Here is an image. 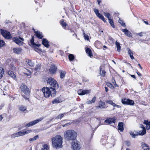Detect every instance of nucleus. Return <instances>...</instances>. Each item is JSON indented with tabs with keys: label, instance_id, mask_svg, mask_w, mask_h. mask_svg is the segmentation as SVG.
<instances>
[{
	"label": "nucleus",
	"instance_id": "1a4fd4ad",
	"mask_svg": "<svg viewBox=\"0 0 150 150\" xmlns=\"http://www.w3.org/2000/svg\"><path fill=\"white\" fill-rule=\"evenodd\" d=\"M9 113H3L0 115V121H1L2 119L4 120H7L10 118L9 117Z\"/></svg>",
	"mask_w": 150,
	"mask_h": 150
},
{
	"label": "nucleus",
	"instance_id": "7ed1b4c3",
	"mask_svg": "<svg viewBox=\"0 0 150 150\" xmlns=\"http://www.w3.org/2000/svg\"><path fill=\"white\" fill-rule=\"evenodd\" d=\"M64 137L67 141L74 140L77 136V133L74 130H68L64 134Z\"/></svg>",
	"mask_w": 150,
	"mask_h": 150
},
{
	"label": "nucleus",
	"instance_id": "680f3d73",
	"mask_svg": "<svg viewBox=\"0 0 150 150\" xmlns=\"http://www.w3.org/2000/svg\"><path fill=\"white\" fill-rule=\"evenodd\" d=\"M100 142L102 143V144L103 145L105 143V140H102Z\"/></svg>",
	"mask_w": 150,
	"mask_h": 150
},
{
	"label": "nucleus",
	"instance_id": "7c9ffc66",
	"mask_svg": "<svg viewBox=\"0 0 150 150\" xmlns=\"http://www.w3.org/2000/svg\"><path fill=\"white\" fill-rule=\"evenodd\" d=\"M130 135L133 137L135 138L136 136L139 135L138 132H136L135 133L134 132L132 131H130L129 132Z\"/></svg>",
	"mask_w": 150,
	"mask_h": 150
},
{
	"label": "nucleus",
	"instance_id": "6e6552de",
	"mask_svg": "<svg viewBox=\"0 0 150 150\" xmlns=\"http://www.w3.org/2000/svg\"><path fill=\"white\" fill-rule=\"evenodd\" d=\"M122 103L125 105H133L134 104V101L132 100L124 98L122 100Z\"/></svg>",
	"mask_w": 150,
	"mask_h": 150
},
{
	"label": "nucleus",
	"instance_id": "5fc2aeb1",
	"mask_svg": "<svg viewBox=\"0 0 150 150\" xmlns=\"http://www.w3.org/2000/svg\"><path fill=\"white\" fill-rule=\"evenodd\" d=\"M84 36L85 37V38L86 40H88L89 39V37L87 35H86L85 33L84 34Z\"/></svg>",
	"mask_w": 150,
	"mask_h": 150
},
{
	"label": "nucleus",
	"instance_id": "f03ea898",
	"mask_svg": "<svg viewBox=\"0 0 150 150\" xmlns=\"http://www.w3.org/2000/svg\"><path fill=\"white\" fill-rule=\"evenodd\" d=\"M42 91L46 98H49L50 96L51 97H54L56 93L55 89L52 87H44L42 89Z\"/></svg>",
	"mask_w": 150,
	"mask_h": 150
},
{
	"label": "nucleus",
	"instance_id": "13d9d810",
	"mask_svg": "<svg viewBox=\"0 0 150 150\" xmlns=\"http://www.w3.org/2000/svg\"><path fill=\"white\" fill-rule=\"evenodd\" d=\"M125 142H126V144L127 146H129L130 145V143L129 142H128V141H126Z\"/></svg>",
	"mask_w": 150,
	"mask_h": 150
},
{
	"label": "nucleus",
	"instance_id": "bb28decb",
	"mask_svg": "<svg viewBox=\"0 0 150 150\" xmlns=\"http://www.w3.org/2000/svg\"><path fill=\"white\" fill-rule=\"evenodd\" d=\"M86 53L90 57L93 56L92 54L91 53V49L88 47L86 48Z\"/></svg>",
	"mask_w": 150,
	"mask_h": 150
},
{
	"label": "nucleus",
	"instance_id": "e433bc0d",
	"mask_svg": "<svg viewBox=\"0 0 150 150\" xmlns=\"http://www.w3.org/2000/svg\"><path fill=\"white\" fill-rule=\"evenodd\" d=\"M8 74L12 78H14L15 77V75L12 71H9L8 72Z\"/></svg>",
	"mask_w": 150,
	"mask_h": 150
},
{
	"label": "nucleus",
	"instance_id": "2f4dec72",
	"mask_svg": "<svg viewBox=\"0 0 150 150\" xmlns=\"http://www.w3.org/2000/svg\"><path fill=\"white\" fill-rule=\"evenodd\" d=\"M28 64L31 67H33L34 65V63L30 60H28L26 61Z\"/></svg>",
	"mask_w": 150,
	"mask_h": 150
},
{
	"label": "nucleus",
	"instance_id": "6ab92c4d",
	"mask_svg": "<svg viewBox=\"0 0 150 150\" xmlns=\"http://www.w3.org/2000/svg\"><path fill=\"white\" fill-rule=\"evenodd\" d=\"M118 127L119 130L121 132H123L124 128L123 123L122 122H119L118 124Z\"/></svg>",
	"mask_w": 150,
	"mask_h": 150
},
{
	"label": "nucleus",
	"instance_id": "6e6d98bb",
	"mask_svg": "<svg viewBox=\"0 0 150 150\" xmlns=\"http://www.w3.org/2000/svg\"><path fill=\"white\" fill-rule=\"evenodd\" d=\"M22 96H23V97L25 99V100H29V98L25 96V95H22Z\"/></svg>",
	"mask_w": 150,
	"mask_h": 150
},
{
	"label": "nucleus",
	"instance_id": "4c0bfd02",
	"mask_svg": "<svg viewBox=\"0 0 150 150\" xmlns=\"http://www.w3.org/2000/svg\"><path fill=\"white\" fill-rule=\"evenodd\" d=\"M30 42L31 44V45L32 47H36L37 46L36 44L34 42V39L33 38V37L32 39L30 40Z\"/></svg>",
	"mask_w": 150,
	"mask_h": 150
},
{
	"label": "nucleus",
	"instance_id": "69168bd1",
	"mask_svg": "<svg viewBox=\"0 0 150 150\" xmlns=\"http://www.w3.org/2000/svg\"><path fill=\"white\" fill-rule=\"evenodd\" d=\"M137 75L139 76H142V75L138 71L137 72Z\"/></svg>",
	"mask_w": 150,
	"mask_h": 150
},
{
	"label": "nucleus",
	"instance_id": "ea45409f",
	"mask_svg": "<svg viewBox=\"0 0 150 150\" xmlns=\"http://www.w3.org/2000/svg\"><path fill=\"white\" fill-rule=\"evenodd\" d=\"M32 132V130H28L26 131H25V130H24L23 131V135L30 133Z\"/></svg>",
	"mask_w": 150,
	"mask_h": 150
},
{
	"label": "nucleus",
	"instance_id": "e2e57ef3",
	"mask_svg": "<svg viewBox=\"0 0 150 150\" xmlns=\"http://www.w3.org/2000/svg\"><path fill=\"white\" fill-rule=\"evenodd\" d=\"M145 23L146 25H149V23L147 21H143Z\"/></svg>",
	"mask_w": 150,
	"mask_h": 150
},
{
	"label": "nucleus",
	"instance_id": "b1692460",
	"mask_svg": "<svg viewBox=\"0 0 150 150\" xmlns=\"http://www.w3.org/2000/svg\"><path fill=\"white\" fill-rule=\"evenodd\" d=\"M42 148L40 150H50L49 145L47 144H45L42 145Z\"/></svg>",
	"mask_w": 150,
	"mask_h": 150
},
{
	"label": "nucleus",
	"instance_id": "f3484780",
	"mask_svg": "<svg viewBox=\"0 0 150 150\" xmlns=\"http://www.w3.org/2000/svg\"><path fill=\"white\" fill-rule=\"evenodd\" d=\"M140 127L143 129L142 131H140L138 132L139 135H143L146 133V130L144 127L142 125H140Z\"/></svg>",
	"mask_w": 150,
	"mask_h": 150
},
{
	"label": "nucleus",
	"instance_id": "de8ad7c7",
	"mask_svg": "<svg viewBox=\"0 0 150 150\" xmlns=\"http://www.w3.org/2000/svg\"><path fill=\"white\" fill-rule=\"evenodd\" d=\"M109 21V23L111 25V26L113 28H115V26L114 25V23L112 20L110 19V20H108Z\"/></svg>",
	"mask_w": 150,
	"mask_h": 150
},
{
	"label": "nucleus",
	"instance_id": "0e129e2a",
	"mask_svg": "<svg viewBox=\"0 0 150 150\" xmlns=\"http://www.w3.org/2000/svg\"><path fill=\"white\" fill-rule=\"evenodd\" d=\"M25 74H26L27 75V76H30V74H31V72H30V73H28V74H27V73H25Z\"/></svg>",
	"mask_w": 150,
	"mask_h": 150
},
{
	"label": "nucleus",
	"instance_id": "423d86ee",
	"mask_svg": "<svg viewBox=\"0 0 150 150\" xmlns=\"http://www.w3.org/2000/svg\"><path fill=\"white\" fill-rule=\"evenodd\" d=\"M44 117H42L38 119L33 121L26 124L25 126V127H28L32 126L38 123L39 122L41 121L44 119Z\"/></svg>",
	"mask_w": 150,
	"mask_h": 150
},
{
	"label": "nucleus",
	"instance_id": "5701e85b",
	"mask_svg": "<svg viewBox=\"0 0 150 150\" xmlns=\"http://www.w3.org/2000/svg\"><path fill=\"white\" fill-rule=\"evenodd\" d=\"M107 106H106L104 102H103L102 101H100L99 102V105L98 107L102 109L105 108H107Z\"/></svg>",
	"mask_w": 150,
	"mask_h": 150
},
{
	"label": "nucleus",
	"instance_id": "4d7b16f0",
	"mask_svg": "<svg viewBox=\"0 0 150 150\" xmlns=\"http://www.w3.org/2000/svg\"><path fill=\"white\" fill-rule=\"evenodd\" d=\"M142 33H143L142 32H141V33H136V34L137 35H138L140 37H142V36H143V35H142Z\"/></svg>",
	"mask_w": 150,
	"mask_h": 150
},
{
	"label": "nucleus",
	"instance_id": "f704fd0d",
	"mask_svg": "<svg viewBox=\"0 0 150 150\" xmlns=\"http://www.w3.org/2000/svg\"><path fill=\"white\" fill-rule=\"evenodd\" d=\"M4 70L3 68L0 67V79H1L3 77L4 74Z\"/></svg>",
	"mask_w": 150,
	"mask_h": 150
},
{
	"label": "nucleus",
	"instance_id": "49530a36",
	"mask_svg": "<svg viewBox=\"0 0 150 150\" xmlns=\"http://www.w3.org/2000/svg\"><path fill=\"white\" fill-rule=\"evenodd\" d=\"M118 22H119V23L120 24H121V25L122 26H123V27H126V25H125V23H123V21L122 20H121L120 19H119L118 21Z\"/></svg>",
	"mask_w": 150,
	"mask_h": 150
},
{
	"label": "nucleus",
	"instance_id": "a19ab883",
	"mask_svg": "<svg viewBox=\"0 0 150 150\" xmlns=\"http://www.w3.org/2000/svg\"><path fill=\"white\" fill-rule=\"evenodd\" d=\"M19 110L21 111L24 112L26 110V108L23 106H21L19 107Z\"/></svg>",
	"mask_w": 150,
	"mask_h": 150
},
{
	"label": "nucleus",
	"instance_id": "ddd939ff",
	"mask_svg": "<svg viewBox=\"0 0 150 150\" xmlns=\"http://www.w3.org/2000/svg\"><path fill=\"white\" fill-rule=\"evenodd\" d=\"M90 92L89 90H82L81 89H80L77 91V93L79 95H83L85 94L89 93Z\"/></svg>",
	"mask_w": 150,
	"mask_h": 150
},
{
	"label": "nucleus",
	"instance_id": "f257e3e1",
	"mask_svg": "<svg viewBox=\"0 0 150 150\" xmlns=\"http://www.w3.org/2000/svg\"><path fill=\"white\" fill-rule=\"evenodd\" d=\"M63 138L60 135H57L51 138L52 145L54 147L56 148H62Z\"/></svg>",
	"mask_w": 150,
	"mask_h": 150
},
{
	"label": "nucleus",
	"instance_id": "603ef678",
	"mask_svg": "<svg viewBox=\"0 0 150 150\" xmlns=\"http://www.w3.org/2000/svg\"><path fill=\"white\" fill-rule=\"evenodd\" d=\"M17 133L18 137L23 136V131H19Z\"/></svg>",
	"mask_w": 150,
	"mask_h": 150
},
{
	"label": "nucleus",
	"instance_id": "3c124183",
	"mask_svg": "<svg viewBox=\"0 0 150 150\" xmlns=\"http://www.w3.org/2000/svg\"><path fill=\"white\" fill-rule=\"evenodd\" d=\"M4 42L2 40H0V47L3 46L4 45Z\"/></svg>",
	"mask_w": 150,
	"mask_h": 150
},
{
	"label": "nucleus",
	"instance_id": "a878e982",
	"mask_svg": "<svg viewBox=\"0 0 150 150\" xmlns=\"http://www.w3.org/2000/svg\"><path fill=\"white\" fill-rule=\"evenodd\" d=\"M127 50L128 51V54L129 55L131 59H134V58L133 56V53L132 52V51L129 48H128Z\"/></svg>",
	"mask_w": 150,
	"mask_h": 150
},
{
	"label": "nucleus",
	"instance_id": "f8f14e48",
	"mask_svg": "<svg viewBox=\"0 0 150 150\" xmlns=\"http://www.w3.org/2000/svg\"><path fill=\"white\" fill-rule=\"evenodd\" d=\"M116 117H114L112 118H110L106 119L105 121V122L106 123L110 124L113 123H115L116 122Z\"/></svg>",
	"mask_w": 150,
	"mask_h": 150
},
{
	"label": "nucleus",
	"instance_id": "dca6fc26",
	"mask_svg": "<svg viewBox=\"0 0 150 150\" xmlns=\"http://www.w3.org/2000/svg\"><path fill=\"white\" fill-rule=\"evenodd\" d=\"M122 31L125 34L129 37H131L132 35L131 33L127 29H122Z\"/></svg>",
	"mask_w": 150,
	"mask_h": 150
},
{
	"label": "nucleus",
	"instance_id": "09e8293b",
	"mask_svg": "<svg viewBox=\"0 0 150 150\" xmlns=\"http://www.w3.org/2000/svg\"><path fill=\"white\" fill-rule=\"evenodd\" d=\"M41 68V65L40 64H38L37 65L36 67L35 68V70L36 71H38Z\"/></svg>",
	"mask_w": 150,
	"mask_h": 150
},
{
	"label": "nucleus",
	"instance_id": "393cba45",
	"mask_svg": "<svg viewBox=\"0 0 150 150\" xmlns=\"http://www.w3.org/2000/svg\"><path fill=\"white\" fill-rule=\"evenodd\" d=\"M144 123L145 124L146 126V129L147 130H149L150 129V122L148 120H144Z\"/></svg>",
	"mask_w": 150,
	"mask_h": 150
},
{
	"label": "nucleus",
	"instance_id": "20e7f679",
	"mask_svg": "<svg viewBox=\"0 0 150 150\" xmlns=\"http://www.w3.org/2000/svg\"><path fill=\"white\" fill-rule=\"evenodd\" d=\"M47 83L51 86L54 88L55 90L58 87V84L57 81L52 78L48 79L47 80Z\"/></svg>",
	"mask_w": 150,
	"mask_h": 150
},
{
	"label": "nucleus",
	"instance_id": "052dcab7",
	"mask_svg": "<svg viewBox=\"0 0 150 150\" xmlns=\"http://www.w3.org/2000/svg\"><path fill=\"white\" fill-rule=\"evenodd\" d=\"M38 135H37L35 136L33 138H34V139L35 140L38 138Z\"/></svg>",
	"mask_w": 150,
	"mask_h": 150
},
{
	"label": "nucleus",
	"instance_id": "0eeeda50",
	"mask_svg": "<svg viewBox=\"0 0 150 150\" xmlns=\"http://www.w3.org/2000/svg\"><path fill=\"white\" fill-rule=\"evenodd\" d=\"M21 91L26 95H29L30 91L29 88L24 84L22 83L20 87Z\"/></svg>",
	"mask_w": 150,
	"mask_h": 150
},
{
	"label": "nucleus",
	"instance_id": "c03bdc74",
	"mask_svg": "<svg viewBox=\"0 0 150 150\" xmlns=\"http://www.w3.org/2000/svg\"><path fill=\"white\" fill-rule=\"evenodd\" d=\"M65 73L64 71H61L60 72V77L61 79L63 78L65 76Z\"/></svg>",
	"mask_w": 150,
	"mask_h": 150
},
{
	"label": "nucleus",
	"instance_id": "473e14b6",
	"mask_svg": "<svg viewBox=\"0 0 150 150\" xmlns=\"http://www.w3.org/2000/svg\"><path fill=\"white\" fill-rule=\"evenodd\" d=\"M100 75L103 76H104L105 75V72L103 69L102 67H100Z\"/></svg>",
	"mask_w": 150,
	"mask_h": 150
},
{
	"label": "nucleus",
	"instance_id": "412c9836",
	"mask_svg": "<svg viewBox=\"0 0 150 150\" xmlns=\"http://www.w3.org/2000/svg\"><path fill=\"white\" fill-rule=\"evenodd\" d=\"M48 41L46 39H42V43L46 47L48 48L49 46V45L48 44Z\"/></svg>",
	"mask_w": 150,
	"mask_h": 150
},
{
	"label": "nucleus",
	"instance_id": "8fccbe9b",
	"mask_svg": "<svg viewBox=\"0 0 150 150\" xmlns=\"http://www.w3.org/2000/svg\"><path fill=\"white\" fill-rule=\"evenodd\" d=\"M64 115L63 114H60L57 116L56 118L57 119H61L64 116Z\"/></svg>",
	"mask_w": 150,
	"mask_h": 150
},
{
	"label": "nucleus",
	"instance_id": "9b49d317",
	"mask_svg": "<svg viewBox=\"0 0 150 150\" xmlns=\"http://www.w3.org/2000/svg\"><path fill=\"white\" fill-rule=\"evenodd\" d=\"M72 148L74 150H79L80 148V146L76 141L72 143Z\"/></svg>",
	"mask_w": 150,
	"mask_h": 150
},
{
	"label": "nucleus",
	"instance_id": "72a5a7b5",
	"mask_svg": "<svg viewBox=\"0 0 150 150\" xmlns=\"http://www.w3.org/2000/svg\"><path fill=\"white\" fill-rule=\"evenodd\" d=\"M60 22L63 27L64 29H65V28L66 27V26L67 25V24L66 23V22H64V21L63 20H61L60 21Z\"/></svg>",
	"mask_w": 150,
	"mask_h": 150
},
{
	"label": "nucleus",
	"instance_id": "4be33fe9",
	"mask_svg": "<svg viewBox=\"0 0 150 150\" xmlns=\"http://www.w3.org/2000/svg\"><path fill=\"white\" fill-rule=\"evenodd\" d=\"M106 103L112 105L114 107H116L117 108H120L121 107V106L120 105H116L115 103H114L112 100H107L106 101Z\"/></svg>",
	"mask_w": 150,
	"mask_h": 150
},
{
	"label": "nucleus",
	"instance_id": "2eb2a0df",
	"mask_svg": "<svg viewBox=\"0 0 150 150\" xmlns=\"http://www.w3.org/2000/svg\"><path fill=\"white\" fill-rule=\"evenodd\" d=\"M12 40L16 44L19 45H22L23 44V42L17 38L13 37L12 38Z\"/></svg>",
	"mask_w": 150,
	"mask_h": 150
},
{
	"label": "nucleus",
	"instance_id": "774afa93",
	"mask_svg": "<svg viewBox=\"0 0 150 150\" xmlns=\"http://www.w3.org/2000/svg\"><path fill=\"white\" fill-rule=\"evenodd\" d=\"M131 76L132 77V78H134V79H136L135 76L134 75H131Z\"/></svg>",
	"mask_w": 150,
	"mask_h": 150
},
{
	"label": "nucleus",
	"instance_id": "37998d69",
	"mask_svg": "<svg viewBox=\"0 0 150 150\" xmlns=\"http://www.w3.org/2000/svg\"><path fill=\"white\" fill-rule=\"evenodd\" d=\"M69 58L70 61H72L74 59V56L72 54H70L69 55Z\"/></svg>",
	"mask_w": 150,
	"mask_h": 150
},
{
	"label": "nucleus",
	"instance_id": "9d476101",
	"mask_svg": "<svg viewBox=\"0 0 150 150\" xmlns=\"http://www.w3.org/2000/svg\"><path fill=\"white\" fill-rule=\"evenodd\" d=\"M94 11L95 13L96 16L99 18L100 19H101L104 22H105L106 21L104 17V16L101 15L99 13L98 10L96 8H94Z\"/></svg>",
	"mask_w": 150,
	"mask_h": 150
},
{
	"label": "nucleus",
	"instance_id": "864d4df0",
	"mask_svg": "<svg viewBox=\"0 0 150 150\" xmlns=\"http://www.w3.org/2000/svg\"><path fill=\"white\" fill-rule=\"evenodd\" d=\"M106 84L108 86L110 87V88H112V87H113L112 85L110 83H107Z\"/></svg>",
	"mask_w": 150,
	"mask_h": 150
},
{
	"label": "nucleus",
	"instance_id": "c9c22d12",
	"mask_svg": "<svg viewBox=\"0 0 150 150\" xmlns=\"http://www.w3.org/2000/svg\"><path fill=\"white\" fill-rule=\"evenodd\" d=\"M115 45L116 46V47L117 48V51H119L120 50L121 48L120 43L116 41L115 43Z\"/></svg>",
	"mask_w": 150,
	"mask_h": 150
},
{
	"label": "nucleus",
	"instance_id": "338daca9",
	"mask_svg": "<svg viewBox=\"0 0 150 150\" xmlns=\"http://www.w3.org/2000/svg\"><path fill=\"white\" fill-rule=\"evenodd\" d=\"M105 91H106V92H107L108 91V88L106 86L105 87Z\"/></svg>",
	"mask_w": 150,
	"mask_h": 150
},
{
	"label": "nucleus",
	"instance_id": "a18cd8bd",
	"mask_svg": "<svg viewBox=\"0 0 150 150\" xmlns=\"http://www.w3.org/2000/svg\"><path fill=\"white\" fill-rule=\"evenodd\" d=\"M18 137V135L17 132L13 134H12L11 135V138H15L16 137Z\"/></svg>",
	"mask_w": 150,
	"mask_h": 150
},
{
	"label": "nucleus",
	"instance_id": "aec40b11",
	"mask_svg": "<svg viewBox=\"0 0 150 150\" xmlns=\"http://www.w3.org/2000/svg\"><path fill=\"white\" fill-rule=\"evenodd\" d=\"M22 49L20 48H14L13 49V51L14 53L17 54H19L21 53Z\"/></svg>",
	"mask_w": 150,
	"mask_h": 150
},
{
	"label": "nucleus",
	"instance_id": "c85d7f7f",
	"mask_svg": "<svg viewBox=\"0 0 150 150\" xmlns=\"http://www.w3.org/2000/svg\"><path fill=\"white\" fill-rule=\"evenodd\" d=\"M41 45L40 44H37L36 47H32L33 48H34V50L35 51L38 52L39 51H41V50L40 49H39L38 47H39Z\"/></svg>",
	"mask_w": 150,
	"mask_h": 150
},
{
	"label": "nucleus",
	"instance_id": "c756f323",
	"mask_svg": "<svg viewBox=\"0 0 150 150\" xmlns=\"http://www.w3.org/2000/svg\"><path fill=\"white\" fill-rule=\"evenodd\" d=\"M96 100V97L94 96L91 100H88L86 102V103L88 104H92V103H94Z\"/></svg>",
	"mask_w": 150,
	"mask_h": 150
},
{
	"label": "nucleus",
	"instance_id": "79ce46f5",
	"mask_svg": "<svg viewBox=\"0 0 150 150\" xmlns=\"http://www.w3.org/2000/svg\"><path fill=\"white\" fill-rule=\"evenodd\" d=\"M60 101L59 99H55L52 101V103L53 104H56L60 103Z\"/></svg>",
	"mask_w": 150,
	"mask_h": 150
},
{
	"label": "nucleus",
	"instance_id": "39448f33",
	"mask_svg": "<svg viewBox=\"0 0 150 150\" xmlns=\"http://www.w3.org/2000/svg\"><path fill=\"white\" fill-rule=\"evenodd\" d=\"M0 31L1 34L5 38L9 39L12 38V36L10 33L8 31L2 29H1Z\"/></svg>",
	"mask_w": 150,
	"mask_h": 150
},
{
	"label": "nucleus",
	"instance_id": "58836bf2",
	"mask_svg": "<svg viewBox=\"0 0 150 150\" xmlns=\"http://www.w3.org/2000/svg\"><path fill=\"white\" fill-rule=\"evenodd\" d=\"M103 14L105 17L108 18V20H110V19H111L110 15L109 13L104 12Z\"/></svg>",
	"mask_w": 150,
	"mask_h": 150
},
{
	"label": "nucleus",
	"instance_id": "bf43d9fd",
	"mask_svg": "<svg viewBox=\"0 0 150 150\" xmlns=\"http://www.w3.org/2000/svg\"><path fill=\"white\" fill-rule=\"evenodd\" d=\"M34 140H35L33 138L30 139H29V141H30V143L32 142Z\"/></svg>",
	"mask_w": 150,
	"mask_h": 150
},
{
	"label": "nucleus",
	"instance_id": "cd10ccee",
	"mask_svg": "<svg viewBox=\"0 0 150 150\" xmlns=\"http://www.w3.org/2000/svg\"><path fill=\"white\" fill-rule=\"evenodd\" d=\"M142 147L144 150H149V146L145 144L142 143Z\"/></svg>",
	"mask_w": 150,
	"mask_h": 150
},
{
	"label": "nucleus",
	"instance_id": "a211bd4d",
	"mask_svg": "<svg viewBox=\"0 0 150 150\" xmlns=\"http://www.w3.org/2000/svg\"><path fill=\"white\" fill-rule=\"evenodd\" d=\"M33 29L37 37L40 39H42L43 37V36L42 33L38 31H35V30L34 29Z\"/></svg>",
	"mask_w": 150,
	"mask_h": 150
},
{
	"label": "nucleus",
	"instance_id": "4468645a",
	"mask_svg": "<svg viewBox=\"0 0 150 150\" xmlns=\"http://www.w3.org/2000/svg\"><path fill=\"white\" fill-rule=\"evenodd\" d=\"M57 69V67L54 64H52L51 65L50 68L49 69V71L52 74H53L55 73Z\"/></svg>",
	"mask_w": 150,
	"mask_h": 150
}]
</instances>
